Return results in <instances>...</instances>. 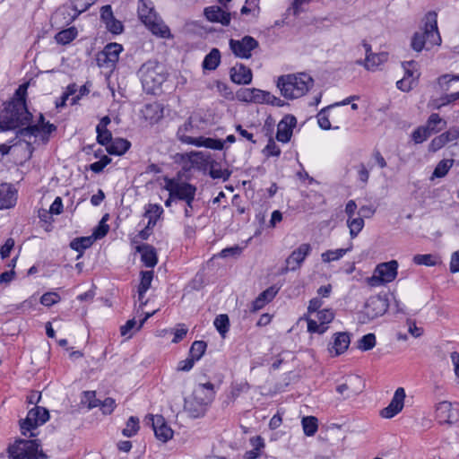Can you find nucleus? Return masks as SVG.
<instances>
[{
    "label": "nucleus",
    "instance_id": "obj_58",
    "mask_svg": "<svg viewBox=\"0 0 459 459\" xmlns=\"http://www.w3.org/2000/svg\"><path fill=\"white\" fill-rule=\"evenodd\" d=\"M447 143L446 139L442 134H439L438 136L432 139V141L429 143V151L431 152H437L440 150L443 146H445Z\"/></svg>",
    "mask_w": 459,
    "mask_h": 459
},
{
    "label": "nucleus",
    "instance_id": "obj_46",
    "mask_svg": "<svg viewBox=\"0 0 459 459\" xmlns=\"http://www.w3.org/2000/svg\"><path fill=\"white\" fill-rule=\"evenodd\" d=\"M413 262L418 265L434 266L437 264V257L431 254L416 255Z\"/></svg>",
    "mask_w": 459,
    "mask_h": 459
},
{
    "label": "nucleus",
    "instance_id": "obj_37",
    "mask_svg": "<svg viewBox=\"0 0 459 459\" xmlns=\"http://www.w3.org/2000/svg\"><path fill=\"white\" fill-rule=\"evenodd\" d=\"M207 344L204 341H195L192 343L190 351H189V356L194 359V360L196 362L198 361L203 355L205 352Z\"/></svg>",
    "mask_w": 459,
    "mask_h": 459
},
{
    "label": "nucleus",
    "instance_id": "obj_56",
    "mask_svg": "<svg viewBox=\"0 0 459 459\" xmlns=\"http://www.w3.org/2000/svg\"><path fill=\"white\" fill-rule=\"evenodd\" d=\"M97 141L101 145H108L112 140V134L109 130L103 128L102 130H96Z\"/></svg>",
    "mask_w": 459,
    "mask_h": 459
},
{
    "label": "nucleus",
    "instance_id": "obj_63",
    "mask_svg": "<svg viewBox=\"0 0 459 459\" xmlns=\"http://www.w3.org/2000/svg\"><path fill=\"white\" fill-rule=\"evenodd\" d=\"M449 270L452 273H459V249L451 255Z\"/></svg>",
    "mask_w": 459,
    "mask_h": 459
},
{
    "label": "nucleus",
    "instance_id": "obj_21",
    "mask_svg": "<svg viewBox=\"0 0 459 459\" xmlns=\"http://www.w3.org/2000/svg\"><path fill=\"white\" fill-rule=\"evenodd\" d=\"M196 400L203 402L205 405H209L215 395L214 386L212 383L198 385L192 394Z\"/></svg>",
    "mask_w": 459,
    "mask_h": 459
},
{
    "label": "nucleus",
    "instance_id": "obj_53",
    "mask_svg": "<svg viewBox=\"0 0 459 459\" xmlns=\"http://www.w3.org/2000/svg\"><path fill=\"white\" fill-rule=\"evenodd\" d=\"M333 317H334V313L331 309H323V310L317 311V314H316L317 321L324 325H326L327 324L332 322Z\"/></svg>",
    "mask_w": 459,
    "mask_h": 459
},
{
    "label": "nucleus",
    "instance_id": "obj_24",
    "mask_svg": "<svg viewBox=\"0 0 459 459\" xmlns=\"http://www.w3.org/2000/svg\"><path fill=\"white\" fill-rule=\"evenodd\" d=\"M16 191L10 184L0 185V209H9L15 204Z\"/></svg>",
    "mask_w": 459,
    "mask_h": 459
},
{
    "label": "nucleus",
    "instance_id": "obj_22",
    "mask_svg": "<svg viewBox=\"0 0 459 459\" xmlns=\"http://www.w3.org/2000/svg\"><path fill=\"white\" fill-rule=\"evenodd\" d=\"M184 408L190 417L199 418L204 415L207 405L203 402L196 400L195 397L191 394L188 398L185 399Z\"/></svg>",
    "mask_w": 459,
    "mask_h": 459
},
{
    "label": "nucleus",
    "instance_id": "obj_20",
    "mask_svg": "<svg viewBox=\"0 0 459 459\" xmlns=\"http://www.w3.org/2000/svg\"><path fill=\"white\" fill-rule=\"evenodd\" d=\"M436 416L441 423L449 424L455 421L456 418L452 403L447 401L437 403L436 407Z\"/></svg>",
    "mask_w": 459,
    "mask_h": 459
},
{
    "label": "nucleus",
    "instance_id": "obj_54",
    "mask_svg": "<svg viewBox=\"0 0 459 459\" xmlns=\"http://www.w3.org/2000/svg\"><path fill=\"white\" fill-rule=\"evenodd\" d=\"M60 301V296L56 292H47L40 298V303L46 307L52 306Z\"/></svg>",
    "mask_w": 459,
    "mask_h": 459
},
{
    "label": "nucleus",
    "instance_id": "obj_50",
    "mask_svg": "<svg viewBox=\"0 0 459 459\" xmlns=\"http://www.w3.org/2000/svg\"><path fill=\"white\" fill-rule=\"evenodd\" d=\"M82 403L85 404L88 409H92L100 405V401L95 398V392L86 391L83 393Z\"/></svg>",
    "mask_w": 459,
    "mask_h": 459
},
{
    "label": "nucleus",
    "instance_id": "obj_33",
    "mask_svg": "<svg viewBox=\"0 0 459 459\" xmlns=\"http://www.w3.org/2000/svg\"><path fill=\"white\" fill-rule=\"evenodd\" d=\"M209 175L214 179L226 181L229 179L230 172L228 169H222L218 162L212 160L209 165Z\"/></svg>",
    "mask_w": 459,
    "mask_h": 459
},
{
    "label": "nucleus",
    "instance_id": "obj_2",
    "mask_svg": "<svg viewBox=\"0 0 459 459\" xmlns=\"http://www.w3.org/2000/svg\"><path fill=\"white\" fill-rule=\"evenodd\" d=\"M314 80L307 73L284 74L278 77L276 86L281 94L288 100L304 96L313 86Z\"/></svg>",
    "mask_w": 459,
    "mask_h": 459
},
{
    "label": "nucleus",
    "instance_id": "obj_12",
    "mask_svg": "<svg viewBox=\"0 0 459 459\" xmlns=\"http://www.w3.org/2000/svg\"><path fill=\"white\" fill-rule=\"evenodd\" d=\"M387 303L385 299L380 297L370 298L365 306L363 312L364 317L359 318L360 322L366 323L367 321L372 320L377 316H380L387 310Z\"/></svg>",
    "mask_w": 459,
    "mask_h": 459
},
{
    "label": "nucleus",
    "instance_id": "obj_55",
    "mask_svg": "<svg viewBox=\"0 0 459 459\" xmlns=\"http://www.w3.org/2000/svg\"><path fill=\"white\" fill-rule=\"evenodd\" d=\"M327 330V326L318 323L317 320L307 319V331L310 333H324Z\"/></svg>",
    "mask_w": 459,
    "mask_h": 459
},
{
    "label": "nucleus",
    "instance_id": "obj_31",
    "mask_svg": "<svg viewBox=\"0 0 459 459\" xmlns=\"http://www.w3.org/2000/svg\"><path fill=\"white\" fill-rule=\"evenodd\" d=\"M189 161L194 167L205 169L211 163L210 155L203 152H192L189 154Z\"/></svg>",
    "mask_w": 459,
    "mask_h": 459
},
{
    "label": "nucleus",
    "instance_id": "obj_1",
    "mask_svg": "<svg viewBox=\"0 0 459 459\" xmlns=\"http://www.w3.org/2000/svg\"><path fill=\"white\" fill-rule=\"evenodd\" d=\"M32 114L26 107V101L22 99H15L8 103L7 107L0 114V132L13 130L22 126L26 127L19 130L18 134L22 137H30L39 133L47 134L56 130V126L49 122H45L44 116L39 114L38 122L30 125Z\"/></svg>",
    "mask_w": 459,
    "mask_h": 459
},
{
    "label": "nucleus",
    "instance_id": "obj_32",
    "mask_svg": "<svg viewBox=\"0 0 459 459\" xmlns=\"http://www.w3.org/2000/svg\"><path fill=\"white\" fill-rule=\"evenodd\" d=\"M221 63V53L218 48H212L204 59L203 68L214 70Z\"/></svg>",
    "mask_w": 459,
    "mask_h": 459
},
{
    "label": "nucleus",
    "instance_id": "obj_6",
    "mask_svg": "<svg viewBox=\"0 0 459 459\" xmlns=\"http://www.w3.org/2000/svg\"><path fill=\"white\" fill-rule=\"evenodd\" d=\"M194 125L190 119L186 121L180 126L177 132V137L181 143L192 144L198 147H205L212 150H222L223 143L221 140L210 138V137H192L187 135L188 133H192Z\"/></svg>",
    "mask_w": 459,
    "mask_h": 459
},
{
    "label": "nucleus",
    "instance_id": "obj_28",
    "mask_svg": "<svg viewBox=\"0 0 459 459\" xmlns=\"http://www.w3.org/2000/svg\"><path fill=\"white\" fill-rule=\"evenodd\" d=\"M130 145L131 143L127 140L123 138H116L111 140V142L107 145L106 149L109 154L122 155L129 149Z\"/></svg>",
    "mask_w": 459,
    "mask_h": 459
},
{
    "label": "nucleus",
    "instance_id": "obj_43",
    "mask_svg": "<svg viewBox=\"0 0 459 459\" xmlns=\"http://www.w3.org/2000/svg\"><path fill=\"white\" fill-rule=\"evenodd\" d=\"M139 430V419L131 416L126 425V428L123 429L122 433L125 437H131L134 436Z\"/></svg>",
    "mask_w": 459,
    "mask_h": 459
},
{
    "label": "nucleus",
    "instance_id": "obj_27",
    "mask_svg": "<svg viewBox=\"0 0 459 459\" xmlns=\"http://www.w3.org/2000/svg\"><path fill=\"white\" fill-rule=\"evenodd\" d=\"M163 209L159 204H150L145 208L144 217L148 219L146 229L153 228L159 218L161 216Z\"/></svg>",
    "mask_w": 459,
    "mask_h": 459
},
{
    "label": "nucleus",
    "instance_id": "obj_51",
    "mask_svg": "<svg viewBox=\"0 0 459 459\" xmlns=\"http://www.w3.org/2000/svg\"><path fill=\"white\" fill-rule=\"evenodd\" d=\"M254 93L255 88H244L237 91L236 98L242 102H252Z\"/></svg>",
    "mask_w": 459,
    "mask_h": 459
},
{
    "label": "nucleus",
    "instance_id": "obj_29",
    "mask_svg": "<svg viewBox=\"0 0 459 459\" xmlns=\"http://www.w3.org/2000/svg\"><path fill=\"white\" fill-rule=\"evenodd\" d=\"M387 60L386 53L368 54L363 62L365 68L368 71H375L380 65Z\"/></svg>",
    "mask_w": 459,
    "mask_h": 459
},
{
    "label": "nucleus",
    "instance_id": "obj_35",
    "mask_svg": "<svg viewBox=\"0 0 459 459\" xmlns=\"http://www.w3.org/2000/svg\"><path fill=\"white\" fill-rule=\"evenodd\" d=\"M347 226L350 230V235L352 238H356L364 227V220L362 216L352 217L347 219Z\"/></svg>",
    "mask_w": 459,
    "mask_h": 459
},
{
    "label": "nucleus",
    "instance_id": "obj_44",
    "mask_svg": "<svg viewBox=\"0 0 459 459\" xmlns=\"http://www.w3.org/2000/svg\"><path fill=\"white\" fill-rule=\"evenodd\" d=\"M334 108V106H329L326 108L322 109L317 114V122L319 126L324 130H328L331 128V123L329 120L330 115L328 114L329 111Z\"/></svg>",
    "mask_w": 459,
    "mask_h": 459
},
{
    "label": "nucleus",
    "instance_id": "obj_25",
    "mask_svg": "<svg viewBox=\"0 0 459 459\" xmlns=\"http://www.w3.org/2000/svg\"><path fill=\"white\" fill-rule=\"evenodd\" d=\"M278 290L273 287H270L258 295V297L252 302L251 311L256 312L262 309L267 303H269L276 296Z\"/></svg>",
    "mask_w": 459,
    "mask_h": 459
},
{
    "label": "nucleus",
    "instance_id": "obj_30",
    "mask_svg": "<svg viewBox=\"0 0 459 459\" xmlns=\"http://www.w3.org/2000/svg\"><path fill=\"white\" fill-rule=\"evenodd\" d=\"M152 279L153 273L152 271H143L141 273V281L138 287V299L142 302L143 305L145 304L143 299L144 298V294L151 287Z\"/></svg>",
    "mask_w": 459,
    "mask_h": 459
},
{
    "label": "nucleus",
    "instance_id": "obj_42",
    "mask_svg": "<svg viewBox=\"0 0 459 459\" xmlns=\"http://www.w3.org/2000/svg\"><path fill=\"white\" fill-rule=\"evenodd\" d=\"M94 240L91 238V236L89 237H82L74 239L70 243L71 248L82 252L84 249L90 247L93 244Z\"/></svg>",
    "mask_w": 459,
    "mask_h": 459
},
{
    "label": "nucleus",
    "instance_id": "obj_59",
    "mask_svg": "<svg viewBox=\"0 0 459 459\" xmlns=\"http://www.w3.org/2000/svg\"><path fill=\"white\" fill-rule=\"evenodd\" d=\"M100 405L104 414H110L116 408V402L113 398L108 397L102 403L100 402Z\"/></svg>",
    "mask_w": 459,
    "mask_h": 459
},
{
    "label": "nucleus",
    "instance_id": "obj_18",
    "mask_svg": "<svg viewBox=\"0 0 459 459\" xmlns=\"http://www.w3.org/2000/svg\"><path fill=\"white\" fill-rule=\"evenodd\" d=\"M350 343L351 339L348 333H336L333 336V342L329 343L328 351L333 356H339L349 348Z\"/></svg>",
    "mask_w": 459,
    "mask_h": 459
},
{
    "label": "nucleus",
    "instance_id": "obj_26",
    "mask_svg": "<svg viewBox=\"0 0 459 459\" xmlns=\"http://www.w3.org/2000/svg\"><path fill=\"white\" fill-rule=\"evenodd\" d=\"M137 251L141 253L142 261L147 267H154L157 264V255L155 249L149 245L137 247Z\"/></svg>",
    "mask_w": 459,
    "mask_h": 459
},
{
    "label": "nucleus",
    "instance_id": "obj_8",
    "mask_svg": "<svg viewBox=\"0 0 459 459\" xmlns=\"http://www.w3.org/2000/svg\"><path fill=\"white\" fill-rule=\"evenodd\" d=\"M398 263L396 260H391L386 263L379 264L372 276L367 278V282L371 287H379L393 281L397 276Z\"/></svg>",
    "mask_w": 459,
    "mask_h": 459
},
{
    "label": "nucleus",
    "instance_id": "obj_23",
    "mask_svg": "<svg viewBox=\"0 0 459 459\" xmlns=\"http://www.w3.org/2000/svg\"><path fill=\"white\" fill-rule=\"evenodd\" d=\"M230 78L235 83L249 84L252 82L253 74L248 67L238 65L230 69Z\"/></svg>",
    "mask_w": 459,
    "mask_h": 459
},
{
    "label": "nucleus",
    "instance_id": "obj_19",
    "mask_svg": "<svg viewBox=\"0 0 459 459\" xmlns=\"http://www.w3.org/2000/svg\"><path fill=\"white\" fill-rule=\"evenodd\" d=\"M204 15L209 22H219L227 26L230 22V14L220 6H209L204 9Z\"/></svg>",
    "mask_w": 459,
    "mask_h": 459
},
{
    "label": "nucleus",
    "instance_id": "obj_16",
    "mask_svg": "<svg viewBox=\"0 0 459 459\" xmlns=\"http://www.w3.org/2000/svg\"><path fill=\"white\" fill-rule=\"evenodd\" d=\"M405 391L403 387L395 390L389 405L380 411V415L385 419H391L398 414L403 408Z\"/></svg>",
    "mask_w": 459,
    "mask_h": 459
},
{
    "label": "nucleus",
    "instance_id": "obj_14",
    "mask_svg": "<svg viewBox=\"0 0 459 459\" xmlns=\"http://www.w3.org/2000/svg\"><path fill=\"white\" fill-rule=\"evenodd\" d=\"M147 423H151L156 437L167 442L173 437V430L167 425L165 419L161 415H149L146 418Z\"/></svg>",
    "mask_w": 459,
    "mask_h": 459
},
{
    "label": "nucleus",
    "instance_id": "obj_57",
    "mask_svg": "<svg viewBox=\"0 0 459 459\" xmlns=\"http://www.w3.org/2000/svg\"><path fill=\"white\" fill-rule=\"evenodd\" d=\"M106 28L114 34H119L123 31L124 26L120 21L113 18L106 23Z\"/></svg>",
    "mask_w": 459,
    "mask_h": 459
},
{
    "label": "nucleus",
    "instance_id": "obj_38",
    "mask_svg": "<svg viewBox=\"0 0 459 459\" xmlns=\"http://www.w3.org/2000/svg\"><path fill=\"white\" fill-rule=\"evenodd\" d=\"M446 126V122L444 121L437 113H433L429 116L426 126L427 128H429L431 133L441 130Z\"/></svg>",
    "mask_w": 459,
    "mask_h": 459
},
{
    "label": "nucleus",
    "instance_id": "obj_34",
    "mask_svg": "<svg viewBox=\"0 0 459 459\" xmlns=\"http://www.w3.org/2000/svg\"><path fill=\"white\" fill-rule=\"evenodd\" d=\"M352 248V245H350L347 248H339L335 250H327L321 255L322 260L325 263H330L333 261H337L342 258L346 253L351 251Z\"/></svg>",
    "mask_w": 459,
    "mask_h": 459
},
{
    "label": "nucleus",
    "instance_id": "obj_36",
    "mask_svg": "<svg viewBox=\"0 0 459 459\" xmlns=\"http://www.w3.org/2000/svg\"><path fill=\"white\" fill-rule=\"evenodd\" d=\"M96 0H73L72 8L74 14L71 16V20H74L80 13L85 12L91 6Z\"/></svg>",
    "mask_w": 459,
    "mask_h": 459
},
{
    "label": "nucleus",
    "instance_id": "obj_61",
    "mask_svg": "<svg viewBox=\"0 0 459 459\" xmlns=\"http://www.w3.org/2000/svg\"><path fill=\"white\" fill-rule=\"evenodd\" d=\"M311 0H293L291 6L289 8V12H291L293 15H298L303 11V6L307 4Z\"/></svg>",
    "mask_w": 459,
    "mask_h": 459
},
{
    "label": "nucleus",
    "instance_id": "obj_17",
    "mask_svg": "<svg viewBox=\"0 0 459 459\" xmlns=\"http://www.w3.org/2000/svg\"><path fill=\"white\" fill-rule=\"evenodd\" d=\"M296 124L297 120L293 116H285L277 126V140L281 143H288L290 140L292 130Z\"/></svg>",
    "mask_w": 459,
    "mask_h": 459
},
{
    "label": "nucleus",
    "instance_id": "obj_45",
    "mask_svg": "<svg viewBox=\"0 0 459 459\" xmlns=\"http://www.w3.org/2000/svg\"><path fill=\"white\" fill-rule=\"evenodd\" d=\"M107 217H108V215H105L100 221L99 225L93 230L91 237L94 241L97 239H100L107 235V233L109 230V226L106 223Z\"/></svg>",
    "mask_w": 459,
    "mask_h": 459
},
{
    "label": "nucleus",
    "instance_id": "obj_5",
    "mask_svg": "<svg viewBox=\"0 0 459 459\" xmlns=\"http://www.w3.org/2000/svg\"><path fill=\"white\" fill-rule=\"evenodd\" d=\"M138 74L147 93L154 94L165 81L164 68L155 61L144 63L141 66Z\"/></svg>",
    "mask_w": 459,
    "mask_h": 459
},
{
    "label": "nucleus",
    "instance_id": "obj_9",
    "mask_svg": "<svg viewBox=\"0 0 459 459\" xmlns=\"http://www.w3.org/2000/svg\"><path fill=\"white\" fill-rule=\"evenodd\" d=\"M164 188L169 192L171 197L185 201L187 206L194 202L196 187L189 183L165 178Z\"/></svg>",
    "mask_w": 459,
    "mask_h": 459
},
{
    "label": "nucleus",
    "instance_id": "obj_4",
    "mask_svg": "<svg viewBox=\"0 0 459 459\" xmlns=\"http://www.w3.org/2000/svg\"><path fill=\"white\" fill-rule=\"evenodd\" d=\"M137 13L139 19L153 35L163 39L171 37L169 27L158 16L151 0H139Z\"/></svg>",
    "mask_w": 459,
    "mask_h": 459
},
{
    "label": "nucleus",
    "instance_id": "obj_13",
    "mask_svg": "<svg viewBox=\"0 0 459 459\" xmlns=\"http://www.w3.org/2000/svg\"><path fill=\"white\" fill-rule=\"evenodd\" d=\"M123 47L118 43H109L104 49L98 55L97 60L100 66L106 65L111 68L115 65L119 58V54L122 52Z\"/></svg>",
    "mask_w": 459,
    "mask_h": 459
},
{
    "label": "nucleus",
    "instance_id": "obj_40",
    "mask_svg": "<svg viewBox=\"0 0 459 459\" xmlns=\"http://www.w3.org/2000/svg\"><path fill=\"white\" fill-rule=\"evenodd\" d=\"M302 427L304 433L308 436H314L317 430V420L313 416L304 417L302 419Z\"/></svg>",
    "mask_w": 459,
    "mask_h": 459
},
{
    "label": "nucleus",
    "instance_id": "obj_62",
    "mask_svg": "<svg viewBox=\"0 0 459 459\" xmlns=\"http://www.w3.org/2000/svg\"><path fill=\"white\" fill-rule=\"evenodd\" d=\"M188 329L185 326V325H178V327L174 330V339L172 342L178 343L186 335Z\"/></svg>",
    "mask_w": 459,
    "mask_h": 459
},
{
    "label": "nucleus",
    "instance_id": "obj_7",
    "mask_svg": "<svg viewBox=\"0 0 459 459\" xmlns=\"http://www.w3.org/2000/svg\"><path fill=\"white\" fill-rule=\"evenodd\" d=\"M38 440L20 439L9 446L8 453L13 459H47L42 450H39Z\"/></svg>",
    "mask_w": 459,
    "mask_h": 459
},
{
    "label": "nucleus",
    "instance_id": "obj_11",
    "mask_svg": "<svg viewBox=\"0 0 459 459\" xmlns=\"http://www.w3.org/2000/svg\"><path fill=\"white\" fill-rule=\"evenodd\" d=\"M230 47L234 55L239 58H249L251 51L258 47L256 39L250 36H245L241 39H230Z\"/></svg>",
    "mask_w": 459,
    "mask_h": 459
},
{
    "label": "nucleus",
    "instance_id": "obj_49",
    "mask_svg": "<svg viewBox=\"0 0 459 459\" xmlns=\"http://www.w3.org/2000/svg\"><path fill=\"white\" fill-rule=\"evenodd\" d=\"M431 134L429 128L420 126L412 133V139L416 143H420L426 141Z\"/></svg>",
    "mask_w": 459,
    "mask_h": 459
},
{
    "label": "nucleus",
    "instance_id": "obj_47",
    "mask_svg": "<svg viewBox=\"0 0 459 459\" xmlns=\"http://www.w3.org/2000/svg\"><path fill=\"white\" fill-rule=\"evenodd\" d=\"M376 345V336L374 333H368L364 335L358 342V348L361 351H369Z\"/></svg>",
    "mask_w": 459,
    "mask_h": 459
},
{
    "label": "nucleus",
    "instance_id": "obj_48",
    "mask_svg": "<svg viewBox=\"0 0 459 459\" xmlns=\"http://www.w3.org/2000/svg\"><path fill=\"white\" fill-rule=\"evenodd\" d=\"M230 321L227 315H219L214 320V326L218 332L224 336L229 331Z\"/></svg>",
    "mask_w": 459,
    "mask_h": 459
},
{
    "label": "nucleus",
    "instance_id": "obj_3",
    "mask_svg": "<svg viewBox=\"0 0 459 459\" xmlns=\"http://www.w3.org/2000/svg\"><path fill=\"white\" fill-rule=\"evenodd\" d=\"M441 37L437 24V14L429 13L424 18V26L416 31L411 39V48L415 51H421L423 48L429 49L434 46H439Z\"/></svg>",
    "mask_w": 459,
    "mask_h": 459
},
{
    "label": "nucleus",
    "instance_id": "obj_41",
    "mask_svg": "<svg viewBox=\"0 0 459 459\" xmlns=\"http://www.w3.org/2000/svg\"><path fill=\"white\" fill-rule=\"evenodd\" d=\"M454 164V160H442L434 169L432 178L445 177Z\"/></svg>",
    "mask_w": 459,
    "mask_h": 459
},
{
    "label": "nucleus",
    "instance_id": "obj_15",
    "mask_svg": "<svg viewBox=\"0 0 459 459\" xmlns=\"http://www.w3.org/2000/svg\"><path fill=\"white\" fill-rule=\"evenodd\" d=\"M311 247L309 244H301L296 248L286 259V267L283 269L284 272L289 270L295 271L299 269L306 257L309 255Z\"/></svg>",
    "mask_w": 459,
    "mask_h": 459
},
{
    "label": "nucleus",
    "instance_id": "obj_52",
    "mask_svg": "<svg viewBox=\"0 0 459 459\" xmlns=\"http://www.w3.org/2000/svg\"><path fill=\"white\" fill-rule=\"evenodd\" d=\"M242 250L243 248L239 246L226 247L218 254V256L221 258L238 257L241 255Z\"/></svg>",
    "mask_w": 459,
    "mask_h": 459
},
{
    "label": "nucleus",
    "instance_id": "obj_64",
    "mask_svg": "<svg viewBox=\"0 0 459 459\" xmlns=\"http://www.w3.org/2000/svg\"><path fill=\"white\" fill-rule=\"evenodd\" d=\"M441 134L444 136V138L448 143L459 138V127H451L448 131Z\"/></svg>",
    "mask_w": 459,
    "mask_h": 459
},
{
    "label": "nucleus",
    "instance_id": "obj_39",
    "mask_svg": "<svg viewBox=\"0 0 459 459\" xmlns=\"http://www.w3.org/2000/svg\"><path fill=\"white\" fill-rule=\"evenodd\" d=\"M77 36V30L74 28H69L58 32L56 35V40L57 43L65 45L70 43Z\"/></svg>",
    "mask_w": 459,
    "mask_h": 459
},
{
    "label": "nucleus",
    "instance_id": "obj_10",
    "mask_svg": "<svg viewBox=\"0 0 459 459\" xmlns=\"http://www.w3.org/2000/svg\"><path fill=\"white\" fill-rule=\"evenodd\" d=\"M48 419L49 413L46 408L35 406L28 411L27 417L24 420H20L22 434L26 436L30 433V437H34L33 430L47 422Z\"/></svg>",
    "mask_w": 459,
    "mask_h": 459
},
{
    "label": "nucleus",
    "instance_id": "obj_60",
    "mask_svg": "<svg viewBox=\"0 0 459 459\" xmlns=\"http://www.w3.org/2000/svg\"><path fill=\"white\" fill-rule=\"evenodd\" d=\"M414 82L413 78L410 79L409 77H403L396 82V86L403 91H409L412 89Z\"/></svg>",
    "mask_w": 459,
    "mask_h": 459
}]
</instances>
